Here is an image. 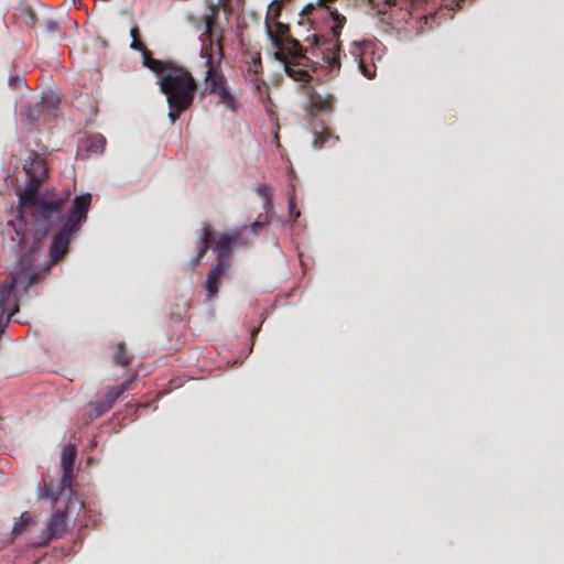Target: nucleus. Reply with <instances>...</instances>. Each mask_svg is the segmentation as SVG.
<instances>
[{"label": "nucleus", "instance_id": "obj_20", "mask_svg": "<svg viewBox=\"0 0 564 564\" xmlns=\"http://www.w3.org/2000/svg\"><path fill=\"white\" fill-rule=\"evenodd\" d=\"M106 145V139L101 134H94L87 139L86 150L90 153H102Z\"/></svg>", "mask_w": 564, "mask_h": 564}, {"label": "nucleus", "instance_id": "obj_13", "mask_svg": "<svg viewBox=\"0 0 564 564\" xmlns=\"http://www.w3.org/2000/svg\"><path fill=\"white\" fill-rule=\"evenodd\" d=\"M229 265L218 262L212 265L205 282L208 297H215L217 295L220 280L227 273Z\"/></svg>", "mask_w": 564, "mask_h": 564}, {"label": "nucleus", "instance_id": "obj_32", "mask_svg": "<svg viewBox=\"0 0 564 564\" xmlns=\"http://www.w3.org/2000/svg\"><path fill=\"white\" fill-rule=\"evenodd\" d=\"M139 35H140V32H139V28L137 24H134L131 30H130V36L132 37V41L135 39V40H139Z\"/></svg>", "mask_w": 564, "mask_h": 564}, {"label": "nucleus", "instance_id": "obj_17", "mask_svg": "<svg viewBox=\"0 0 564 564\" xmlns=\"http://www.w3.org/2000/svg\"><path fill=\"white\" fill-rule=\"evenodd\" d=\"M313 147L315 149H322L330 139H334L330 130L321 123L319 129L316 127L313 129Z\"/></svg>", "mask_w": 564, "mask_h": 564}, {"label": "nucleus", "instance_id": "obj_21", "mask_svg": "<svg viewBox=\"0 0 564 564\" xmlns=\"http://www.w3.org/2000/svg\"><path fill=\"white\" fill-rule=\"evenodd\" d=\"M112 359H113L115 364L122 366V367H127L131 362L132 357L127 354L124 344L119 343L116 346V349L112 355Z\"/></svg>", "mask_w": 564, "mask_h": 564}, {"label": "nucleus", "instance_id": "obj_11", "mask_svg": "<svg viewBox=\"0 0 564 564\" xmlns=\"http://www.w3.org/2000/svg\"><path fill=\"white\" fill-rule=\"evenodd\" d=\"M67 512L58 511L51 516L46 527V538L39 545H47L53 539L62 538L67 531Z\"/></svg>", "mask_w": 564, "mask_h": 564}, {"label": "nucleus", "instance_id": "obj_14", "mask_svg": "<svg viewBox=\"0 0 564 564\" xmlns=\"http://www.w3.org/2000/svg\"><path fill=\"white\" fill-rule=\"evenodd\" d=\"M206 89L209 94H216L220 88L227 86V79L220 65L208 67L205 74Z\"/></svg>", "mask_w": 564, "mask_h": 564}, {"label": "nucleus", "instance_id": "obj_3", "mask_svg": "<svg viewBox=\"0 0 564 564\" xmlns=\"http://www.w3.org/2000/svg\"><path fill=\"white\" fill-rule=\"evenodd\" d=\"M41 184L30 182L24 191L19 195V206L17 209L18 217L24 218V209H33L34 220V240L40 242L46 237L48 231L58 226L63 219V206L68 199L66 197H58L52 200L39 198V187Z\"/></svg>", "mask_w": 564, "mask_h": 564}, {"label": "nucleus", "instance_id": "obj_33", "mask_svg": "<svg viewBox=\"0 0 564 564\" xmlns=\"http://www.w3.org/2000/svg\"><path fill=\"white\" fill-rule=\"evenodd\" d=\"M289 206H290V214L294 215L293 220H295L300 216V212H294L295 204H294L293 199L290 200Z\"/></svg>", "mask_w": 564, "mask_h": 564}, {"label": "nucleus", "instance_id": "obj_7", "mask_svg": "<svg viewBox=\"0 0 564 564\" xmlns=\"http://www.w3.org/2000/svg\"><path fill=\"white\" fill-rule=\"evenodd\" d=\"M58 111V98L45 96L33 108H29L25 116L31 124H37L40 121L45 123L47 117H56Z\"/></svg>", "mask_w": 564, "mask_h": 564}, {"label": "nucleus", "instance_id": "obj_18", "mask_svg": "<svg viewBox=\"0 0 564 564\" xmlns=\"http://www.w3.org/2000/svg\"><path fill=\"white\" fill-rule=\"evenodd\" d=\"M76 458V447L74 445H66L62 451L61 468L62 470L73 469Z\"/></svg>", "mask_w": 564, "mask_h": 564}, {"label": "nucleus", "instance_id": "obj_10", "mask_svg": "<svg viewBox=\"0 0 564 564\" xmlns=\"http://www.w3.org/2000/svg\"><path fill=\"white\" fill-rule=\"evenodd\" d=\"M23 170L30 177V182L37 184H42L47 174L45 160L35 151H31L24 160Z\"/></svg>", "mask_w": 564, "mask_h": 564}, {"label": "nucleus", "instance_id": "obj_25", "mask_svg": "<svg viewBox=\"0 0 564 564\" xmlns=\"http://www.w3.org/2000/svg\"><path fill=\"white\" fill-rule=\"evenodd\" d=\"M257 193L259 196H261L263 199H264V208H268V206L271 205V196H272V192H271V187L265 185V184H262L260 186H258L257 188Z\"/></svg>", "mask_w": 564, "mask_h": 564}, {"label": "nucleus", "instance_id": "obj_34", "mask_svg": "<svg viewBox=\"0 0 564 564\" xmlns=\"http://www.w3.org/2000/svg\"><path fill=\"white\" fill-rule=\"evenodd\" d=\"M289 206H290V214L294 215L293 220H295L300 216V212H294L295 204H294L293 199L290 200Z\"/></svg>", "mask_w": 564, "mask_h": 564}, {"label": "nucleus", "instance_id": "obj_22", "mask_svg": "<svg viewBox=\"0 0 564 564\" xmlns=\"http://www.w3.org/2000/svg\"><path fill=\"white\" fill-rule=\"evenodd\" d=\"M130 47L134 51H139L141 52L142 54V61H143V65L145 67H148L150 69V62L152 61H156L155 58H153L151 56V53L149 52V50L147 48V46L144 45V43H142L140 40H133L131 42V45Z\"/></svg>", "mask_w": 564, "mask_h": 564}, {"label": "nucleus", "instance_id": "obj_6", "mask_svg": "<svg viewBox=\"0 0 564 564\" xmlns=\"http://www.w3.org/2000/svg\"><path fill=\"white\" fill-rule=\"evenodd\" d=\"M22 282L21 273H13L9 284L0 285V324L6 318V323L10 321L12 315L18 311V303L12 299V289Z\"/></svg>", "mask_w": 564, "mask_h": 564}, {"label": "nucleus", "instance_id": "obj_23", "mask_svg": "<svg viewBox=\"0 0 564 564\" xmlns=\"http://www.w3.org/2000/svg\"><path fill=\"white\" fill-rule=\"evenodd\" d=\"M215 95H218L220 98V102L224 104L227 108L231 110H236L237 101L235 96L230 93L229 88L223 87Z\"/></svg>", "mask_w": 564, "mask_h": 564}, {"label": "nucleus", "instance_id": "obj_24", "mask_svg": "<svg viewBox=\"0 0 564 564\" xmlns=\"http://www.w3.org/2000/svg\"><path fill=\"white\" fill-rule=\"evenodd\" d=\"M204 22H205V31H204L203 36H206L207 39L217 37L219 31L218 32L214 31V28L216 24L215 14L214 13L206 14L204 17Z\"/></svg>", "mask_w": 564, "mask_h": 564}, {"label": "nucleus", "instance_id": "obj_12", "mask_svg": "<svg viewBox=\"0 0 564 564\" xmlns=\"http://www.w3.org/2000/svg\"><path fill=\"white\" fill-rule=\"evenodd\" d=\"M239 234H225L220 235L217 239V256L216 262L227 264L230 267L231 247L237 241Z\"/></svg>", "mask_w": 564, "mask_h": 564}, {"label": "nucleus", "instance_id": "obj_5", "mask_svg": "<svg viewBox=\"0 0 564 564\" xmlns=\"http://www.w3.org/2000/svg\"><path fill=\"white\" fill-rule=\"evenodd\" d=\"M134 379L135 376L129 380H126L119 386L109 387L100 401L90 404V410L88 412L89 420L91 421L108 412L112 408L117 399L131 388V384Z\"/></svg>", "mask_w": 564, "mask_h": 564}, {"label": "nucleus", "instance_id": "obj_1", "mask_svg": "<svg viewBox=\"0 0 564 564\" xmlns=\"http://www.w3.org/2000/svg\"><path fill=\"white\" fill-rule=\"evenodd\" d=\"M335 24L330 26V35L314 34L307 37L308 47H303L293 37L288 39V53L284 64L285 73L295 82L308 83L312 79L311 72H316L319 66H325L333 72L340 68V34L346 23L343 14L333 12Z\"/></svg>", "mask_w": 564, "mask_h": 564}, {"label": "nucleus", "instance_id": "obj_9", "mask_svg": "<svg viewBox=\"0 0 564 564\" xmlns=\"http://www.w3.org/2000/svg\"><path fill=\"white\" fill-rule=\"evenodd\" d=\"M265 29L269 39L271 40L273 46L278 50L275 52V58L278 61H284L285 59V53H288V39L291 36L289 35V26L286 24H283L281 22L275 23V31L271 29L269 23H265Z\"/></svg>", "mask_w": 564, "mask_h": 564}, {"label": "nucleus", "instance_id": "obj_2", "mask_svg": "<svg viewBox=\"0 0 564 564\" xmlns=\"http://www.w3.org/2000/svg\"><path fill=\"white\" fill-rule=\"evenodd\" d=\"M150 70L158 76L160 91L169 106L167 117L174 123L194 104L197 82L186 67L171 61H152Z\"/></svg>", "mask_w": 564, "mask_h": 564}, {"label": "nucleus", "instance_id": "obj_15", "mask_svg": "<svg viewBox=\"0 0 564 564\" xmlns=\"http://www.w3.org/2000/svg\"><path fill=\"white\" fill-rule=\"evenodd\" d=\"M214 239H215V235H214L212 226L208 223H204L203 224V232H202V236L199 237L200 246L198 248L197 254L191 260L192 268H195L200 263L202 259L204 258V256L206 254V252L209 249V242Z\"/></svg>", "mask_w": 564, "mask_h": 564}, {"label": "nucleus", "instance_id": "obj_26", "mask_svg": "<svg viewBox=\"0 0 564 564\" xmlns=\"http://www.w3.org/2000/svg\"><path fill=\"white\" fill-rule=\"evenodd\" d=\"M31 520L32 519L28 513H22L20 521L14 523L12 532L15 535L20 534Z\"/></svg>", "mask_w": 564, "mask_h": 564}, {"label": "nucleus", "instance_id": "obj_37", "mask_svg": "<svg viewBox=\"0 0 564 564\" xmlns=\"http://www.w3.org/2000/svg\"><path fill=\"white\" fill-rule=\"evenodd\" d=\"M258 332V328H253L252 335H254Z\"/></svg>", "mask_w": 564, "mask_h": 564}, {"label": "nucleus", "instance_id": "obj_8", "mask_svg": "<svg viewBox=\"0 0 564 564\" xmlns=\"http://www.w3.org/2000/svg\"><path fill=\"white\" fill-rule=\"evenodd\" d=\"M224 30L219 29L217 37L203 39L202 56L205 59L206 67H213L216 64L221 65L225 58L224 53Z\"/></svg>", "mask_w": 564, "mask_h": 564}, {"label": "nucleus", "instance_id": "obj_16", "mask_svg": "<svg viewBox=\"0 0 564 564\" xmlns=\"http://www.w3.org/2000/svg\"><path fill=\"white\" fill-rule=\"evenodd\" d=\"M246 72L247 76L251 82H260V76L262 74V63L260 53H257L254 56H251L250 61L247 63Z\"/></svg>", "mask_w": 564, "mask_h": 564}, {"label": "nucleus", "instance_id": "obj_4", "mask_svg": "<svg viewBox=\"0 0 564 564\" xmlns=\"http://www.w3.org/2000/svg\"><path fill=\"white\" fill-rule=\"evenodd\" d=\"M91 204L90 194H82L74 198V206L67 213H63V219L57 232L54 235L50 246V262H58L68 251L72 237L79 230L80 225L86 221L89 206Z\"/></svg>", "mask_w": 564, "mask_h": 564}, {"label": "nucleus", "instance_id": "obj_30", "mask_svg": "<svg viewBox=\"0 0 564 564\" xmlns=\"http://www.w3.org/2000/svg\"><path fill=\"white\" fill-rule=\"evenodd\" d=\"M444 1V6L449 8L451 10H454L456 8H459L460 7V3L464 2L465 0H443Z\"/></svg>", "mask_w": 564, "mask_h": 564}, {"label": "nucleus", "instance_id": "obj_27", "mask_svg": "<svg viewBox=\"0 0 564 564\" xmlns=\"http://www.w3.org/2000/svg\"><path fill=\"white\" fill-rule=\"evenodd\" d=\"M359 69L362 73V75L365 77H367L368 79H372L376 76V72L375 70L372 72L370 69V67L364 61L359 62Z\"/></svg>", "mask_w": 564, "mask_h": 564}, {"label": "nucleus", "instance_id": "obj_35", "mask_svg": "<svg viewBox=\"0 0 564 564\" xmlns=\"http://www.w3.org/2000/svg\"><path fill=\"white\" fill-rule=\"evenodd\" d=\"M289 206H290V214L294 215L293 220H295L300 216V212H294L295 204H294L293 199L290 200Z\"/></svg>", "mask_w": 564, "mask_h": 564}, {"label": "nucleus", "instance_id": "obj_31", "mask_svg": "<svg viewBox=\"0 0 564 564\" xmlns=\"http://www.w3.org/2000/svg\"><path fill=\"white\" fill-rule=\"evenodd\" d=\"M45 28L50 32H57L59 30L58 23L54 20H47L45 22Z\"/></svg>", "mask_w": 564, "mask_h": 564}, {"label": "nucleus", "instance_id": "obj_29", "mask_svg": "<svg viewBox=\"0 0 564 564\" xmlns=\"http://www.w3.org/2000/svg\"><path fill=\"white\" fill-rule=\"evenodd\" d=\"M42 278V274L40 272L32 273L28 275V281L25 284V289L33 286L36 284Z\"/></svg>", "mask_w": 564, "mask_h": 564}, {"label": "nucleus", "instance_id": "obj_36", "mask_svg": "<svg viewBox=\"0 0 564 564\" xmlns=\"http://www.w3.org/2000/svg\"><path fill=\"white\" fill-rule=\"evenodd\" d=\"M263 224H264V223H261V221H254V223H252V225H251V230H252V232H254V234H256L260 228H262Z\"/></svg>", "mask_w": 564, "mask_h": 564}, {"label": "nucleus", "instance_id": "obj_19", "mask_svg": "<svg viewBox=\"0 0 564 564\" xmlns=\"http://www.w3.org/2000/svg\"><path fill=\"white\" fill-rule=\"evenodd\" d=\"M311 104L316 110L330 111L334 105V97L332 95H327L325 97L315 95L312 96Z\"/></svg>", "mask_w": 564, "mask_h": 564}, {"label": "nucleus", "instance_id": "obj_28", "mask_svg": "<svg viewBox=\"0 0 564 564\" xmlns=\"http://www.w3.org/2000/svg\"><path fill=\"white\" fill-rule=\"evenodd\" d=\"M72 478H73V469L63 470V475H62V479H61L62 486L64 488H66V487L69 488L70 484H72Z\"/></svg>", "mask_w": 564, "mask_h": 564}]
</instances>
